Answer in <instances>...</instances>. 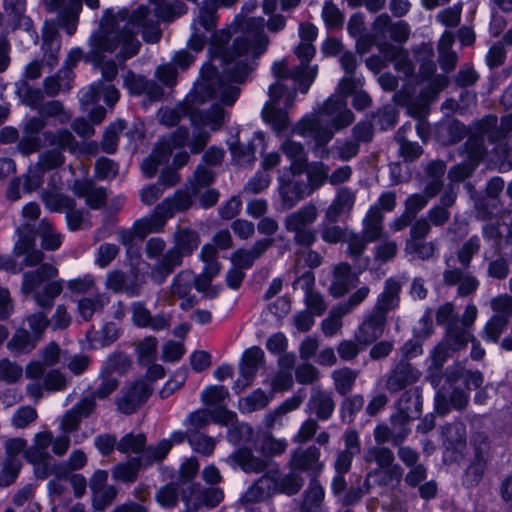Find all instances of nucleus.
<instances>
[{"instance_id": "1", "label": "nucleus", "mask_w": 512, "mask_h": 512, "mask_svg": "<svg viewBox=\"0 0 512 512\" xmlns=\"http://www.w3.org/2000/svg\"><path fill=\"white\" fill-rule=\"evenodd\" d=\"M228 39L229 34L222 31L213 34L211 41V53L219 57L224 65L222 77H219L215 67L205 65L185 103L175 108H163L158 112L159 121L167 126L176 125L182 114L189 116L195 129L189 143L193 153L200 152L209 140V133L202 131V128L209 127L211 131H217L224 122V110L218 104H213L205 114L199 107L216 97L225 105H233L237 100L240 93L237 85L246 80L255 68V59L267 49L268 38L264 33V20H245L241 24V35L236 37L232 47L222 50L221 45Z\"/></svg>"}, {"instance_id": "2", "label": "nucleus", "mask_w": 512, "mask_h": 512, "mask_svg": "<svg viewBox=\"0 0 512 512\" xmlns=\"http://www.w3.org/2000/svg\"><path fill=\"white\" fill-rule=\"evenodd\" d=\"M148 13V8L144 6L137 8L131 15L127 11H120L117 16L107 12L100 22L99 29L89 38L90 49L85 59L100 67L106 81H111L117 75L115 63L104 62L106 53H113L120 47L117 57L121 61L136 55L140 43L135 35L140 28L145 41L159 40L160 30L155 22L147 19Z\"/></svg>"}, {"instance_id": "3", "label": "nucleus", "mask_w": 512, "mask_h": 512, "mask_svg": "<svg viewBox=\"0 0 512 512\" xmlns=\"http://www.w3.org/2000/svg\"><path fill=\"white\" fill-rule=\"evenodd\" d=\"M359 84V79L342 78L338 84L337 93L324 103L321 111L315 117H304L292 128V133L311 137L318 146L327 144L335 131L353 122L354 116L347 108L345 97L351 94Z\"/></svg>"}, {"instance_id": "4", "label": "nucleus", "mask_w": 512, "mask_h": 512, "mask_svg": "<svg viewBox=\"0 0 512 512\" xmlns=\"http://www.w3.org/2000/svg\"><path fill=\"white\" fill-rule=\"evenodd\" d=\"M200 236L190 228L179 227L174 234V247L162 255L153 266L151 278L156 283H162L174 268L182 264V258L190 256L199 246Z\"/></svg>"}, {"instance_id": "5", "label": "nucleus", "mask_w": 512, "mask_h": 512, "mask_svg": "<svg viewBox=\"0 0 512 512\" xmlns=\"http://www.w3.org/2000/svg\"><path fill=\"white\" fill-rule=\"evenodd\" d=\"M364 461L367 464L375 463L377 467L367 472L364 480V492H370L372 485L389 486L394 482L399 484L403 471L395 463L394 453L391 449L383 446L370 447L365 455Z\"/></svg>"}, {"instance_id": "6", "label": "nucleus", "mask_w": 512, "mask_h": 512, "mask_svg": "<svg viewBox=\"0 0 512 512\" xmlns=\"http://www.w3.org/2000/svg\"><path fill=\"white\" fill-rule=\"evenodd\" d=\"M50 446L55 455L63 456L69 449L70 436L60 435L54 438L48 430L36 433L32 445L25 450V459L32 464L46 465L51 459Z\"/></svg>"}, {"instance_id": "7", "label": "nucleus", "mask_w": 512, "mask_h": 512, "mask_svg": "<svg viewBox=\"0 0 512 512\" xmlns=\"http://www.w3.org/2000/svg\"><path fill=\"white\" fill-rule=\"evenodd\" d=\"M270 102L263 109V118L269 123L273 130L280 134L288 128V116L285 111L279 108L281 99L286 108L292 106L295 99V92L289 91L281 81H277L269 88Z\"/></svg>"}, {"instance_id": "8", "label": "nucleus", "mask_w": 512, "mask_h": 512, "mask_svg": "<svg viewBox=\"0 0 512 512\" xmlns=\"http://www.w3.org/2000/svg\"><path fill=\"white\" fill-rule=\"evenodd\" d=\"M472 338L473 330L461 327L455 322L448 323L443 339L431 354L433 365L437 369L441 368L453 353L464 350Z\"/></svg>"}, {"instance_id": "9", "label": "nucleus", "mask_w": 512, "mask_h": 512, "mask_svg": "<svg viewBox=\"0 0 512 512\" xmlns=\"http://www.w3.org/2000/svg\"><path fill=\"white\" fill-rule=\"evenodd\" d=\"M188 135L189 133L186 128H179L173 135L161 139L155 145L152 153L143 160L141 164L143 174L147 178L155 176L158 167L168 163L172 151L182 148L187 144Z\"/></svg>"}, {"instance_id": "10", "label": "nucleus", "mask_w": 512, "mask_h": 512, "mask_svg": "<svg viewBox=\"0 0 512 512\" xmlns=\"http://www.w3.org/2000/svg\"><path fill=\"white\" fill-rule=\"evenodd\" d=\"M223 499L224 493L220 488H202L198 484H191L188 490L182 489V501L192 512L202 507L212 509L218 506Z\"/></svg>"}, {"instance_id": "11", "label": "nucleus", "mask_w": 512, "mask_h": 512, "mask_svg": "<svg viewBox=\"0 0 512 512\" xmlns=\"http://www.w3.org/2000/svg\"><path fill=\"white\" fill-rule=\"evenodd\" d=\"M315 47L313 43L301 42L295 49V53L301 60V65L297 67L292 73V79L298 85L302 93H307L311 84L313 83L318 67L317 65L309 67L306 65L315 55Z\"/></svg>"}, {"instance_id": "12", "label": "nucleus", "mask_w": 512, "mask_h": 512, "mask_svg": "<svg viewBox=\"0 0 512 512\" xmlns=\"http://www.w3.org/2000/svg\"><path fill=\"white\" fill-rule=\"evenodd\" d=\"M320 456V450L315 446L297 448L291 452L288 467L292 472H303L315 478L324 468Z\"/></svg>"}, {"instance_id": "13", "label": "nucleus", "mask_w": 512, "mask_h": 512, "mask_svg": "<svg viewBox=\"0 0 512 512\" xmlns=\"http://www.w3.org/2000/svg\"><path fill=\"white\" fill-rule=\"evenodd\" d=\"M263 361L264 352L259 347L253 346L243 353L239 365V377L234 385L236 393H241L252 384Z\"/></svg>"}, {"instance_id": "14", "label": "nucleus", "mask_w": 512, "mask_h": 512, "mask_svg": "<svg viewBox=\"0 0 512 512\" xmlns=\"http://www.w3.org/2000/svg\"><path fill=\"white\" fill-rule=\"evenodd\" d=\"M152 390L147 380L139 379L133 382L124 395L117 400L118 410L124 414L134 413L149 398Z\"/></svg>"}, {"instance_id": "15", "label": "nucleus", "mask_w": 512, "mask_h": 512, "mask_svg": "<svg viewBox=\"0 0 512 512\" xmlns=\"http://www.w3.org/2000/svg\"><path fill=\"white\" fill-rule=\"evenodd\" d=\"M46 7L50 12H58V21L68 35L75 33L77 17L82 9L81 0H47Z\"/></svg>"}, {"instance_id": "16", "label": "nucleus", "mask_w": 512, "mask_h": 512, "mask_svg": "<svg viewBox=\"0 0 512 512\" xmlns=\"http://www.w3.org/2000/svg\"><path fill=\"white\" fill-rule=\"evenodd\" d=\"M192 35L188 41V46L195 52L203 49L207 34L211 33L215 28V9L202 8L199 15L192 22Z\"/></svg>"}, {"instance_id": "17", "label": "nucleus", "mask_w": 512, "mask_h": 512, "mask_svg": "<svg viewBox=\"0 0 512 512\" xmlns=\"http://www.w3.org/2000/svg\"><path fill=\"white\" fill-rule=\"evenodd\" d=\"M95 406L93 398H83L65 412L59 420L61 435L69 436L70 433L77 431L82 418L88 417L94 411Z\"/></svg>"}, {"instance_id": "18", "label": "nucleus", "mask_w": 512, "mask_h": 512, "mask_svg": "<svg viewBox=\"0 0 512 512\" xmlns=\"http://www.w3.org/2000/svg\"><path fill=\"white\" fill-rule=\"evenodd\" d=\"M19 240L15 244L14 254L24 256L25 266H35L43 260V253L35 249V239L29 225H23L18 229Z\"/></svg>"}, {"instance_id": "19", "label": "nucleus", "mask_w": 512, "mask_h": 512, "mask_svg": "<svg viewBox=\"0 0 512 512\" xmlns=\"http://www.w3.org/2000/svg\"><path fill=\"white\" fill-rule=\"evenodd\" d=\"M61 349L55 342L49 343L39 351V361H31L25 370L29 379H40L44 375L45 367L55 366L60 360Z\"/></svg>"}, {"instance_id": "20", "label": "nucleus", "mask_w": 512, "mask_h": 512, "mask_svg": "<svg viewBox=\"0 0 512 512\" xmlns=\"http://www.w3.org/2000/svg\"><path fill=\"white\" fill-rule=\"evenodd\" d=\"M468 147L469 163L458 164L449 171L448 176L452 182H460L469 177L485 154L482 141L479 139L470 140Z\"/></svg>"}, {"instance_id": "21", "label": "nucleus", "mask_w": 512, "mask_h": 512, "mask_svg": "<svg viewBox=\"0 0 512 512\" xmlns=\"http://www.w3.org/2000/svg\"><path fill=\"white\" fill-rule=\"evenodd\" d=\"M195 282V274L189 270L178 273L171 284V293L174 297L181 299L180 307L188 310L195 303V296L191 295L192 287Z\"/></svg>"}, {"instance_id": "22", "label": "nucleus", "mask_w": 512, "mask_h": 512, "mask_svg": "<svg viewBox=\"0 0 512 512\" xmlns=\"http://www.w3.org/2000/svg\"><path fill=\"white\" fill-rule=\"evenodd\" d=\"M279 194L285 209L293 208L312 193L303 181L279 179Z\"/></svg>"}, {"instance_id": "23", "label": "nucleus", "mask_w": 512, "mask_h": 512, "mask_svg": "<svg viewBox=\"0 0 512 512\" xmlns=\"http://www.w3.org/2000/svg\"><path fill=\"white\" fill-rule=\"evenodd\" d=\"M45 127V122L40 117L31 118L24 127V136L18 147L23 155H29L42 147L43 136L39 132Z\"/></svg>"}, {"instance_id": "24", "label": "nucleus", "mask_w": 512, "mask_h": 512, "mask_svg": "<svg viewBox=\"0 0 512 512\" xmlns=\"http://www.w3.org/2000/svg\"><path fill=\"white\" fill-rule=\"evenodd\" d=\"M226 462L233 467H239L246 473H260L267 467V461L256 457L248 448L238 449L227 457Z\"/></svg>"}, {"instance_id": "25", "label": "nucleus", "mask_w": 512, "mask_h": 512, "mask_svg": "<svg viewBox=\"0 0 512 512\" xmlns=\"http://www.w3.org/2000/svg\"><path fill=\"white\" fill-rule=\"evenodd\" d=\"M385 318L383 313H373L358 328L355 334L357 343L367 346L377 340L383 333Z\"/></svg>"}, {"instance_id": "26", "label": "nucleus", "mask_w": 512, "mask_h": 512, "mask_svg": "<svg viewBox=\"0 0 512 512\" xmlns=\"http://www.w3.org/2000/svg\"><path fill=\"white\" fill-rule=\"evenodd\" d=\"M318 217V210L312 203L302 206L295 212L288 214L284 219V226L288 232H298L307 229Z\"/></svg>"}, {"instance_id": "27", "label": "nucleus", "mask_w": 512, "mask_h": 512, "mask_svg": "<svg viewBox=\"0 0 512 512\" xmlns=\"http://www.w3.org/2000/svg\"><path fill=\"white\" fill-rule=\"evenodd\" d=\"M101 97L107 105L113 106L119 100V91L114 86L99 81L82 93L80 102L86 106L98 102Z\"/></svg>"}, {"instance_id": "28", "label": "nucleus", "mask_w": 512, "mask_h": 512, "mask_svg": "<svg viewBox=\"0 0 512 512\" xmlns=\"http://www.w3.org/2000/svg\"><path fill=\"white\" fill-rule=\"evenodd\" d=\"M378 49L387 61L394 63L395 69L398 72L403 73L405 76L412 73L413 66L405 49L389 43L378 44Z\"/></svg>"}, {"instance_id": "29", "label": "nucleus", "mask_w": 512, "mask_h": 512, "mask_svg": "<svg viewBox=\"0 0 512 512\" xmlns=\"http://www.w3.org/2000/svg\"><path fill=\"white\" fill-rule=\"evenodd\" d=\"M281 151L290 161V171L293 175H300L307 166L308 157L301 143L285 140L280 147Z\"/></svg>"}, {"instance_id": "30", "label": "nucleus", "mask_w": 512, "mask_h": 512, "mask_svg": "<svg viewBox=\"0 0 512 512\" xmlns=\"http://www.w3.org/2000/svg\"><path fill=\"white\" fill-rule=\"evenodd\" d=\"M57 273V268L50 264H43L36 270L25 273L23 275L22 292L24 294L39 292L38 289L44 281L55 277Z\"/></svg>"}, {"instance_id": "31", "label": "nucleus", "mask_w": 512, "mask_h": 512, "mask_svg": "<svg viewBox=\"0 0 512 512\" xmlns=\"http://www.w3.org/2000/svg\"><path fill=\"white\" fill-rule=\"evenodd\" d=\"M272 239H262L257 241L250 250L238 249L232 254L231 260L234 266L240 269L251 267L256 259H258L271 245Z\"/></svg>"}, {"instance_id": "32", "label": "nucleus", "mask_w": 512, "mask_h": 512, "mask_svg": "<svg viewBox=\"0 0 512 512\" xmlns=\"http://www.w3.org/2000/svg\"><path fill=\"white\" fill-rule=\"evenodd\" d=\"M356 281L357 276L351 273V267L347 263H340L334 269L330 292L334 297H341Z\"/></svg>"}, {"instance_id": "33", "label": "nucleus", "mask_w": 512, "mask_h": 512, "mask_svg": "<svg viewBox=\"0 0 512 512\" xmlns=\"http://www.w3.org/2000/svg\"><path fill=\"white\" fill-rule=\"evenodd\" d=\"M276 488L275 479L269 475H264L247 489L241 497V501L246 504L262 501L276 491Z\"/></svg>"}, {"instance_id": "34", "label": "nucleus", "mask_w": 512, "mask_h": 512, "mask_svg": "<svg viewBox=\"0 0 512 512\" xmlns=\"http://www.w3.org/2000/svg\"><path fill=\"white\" fill-rule=\"evenodd\" d=\"M308 405L310 410L321 420L328 419L335 408L331 395L318 387L313 389Z\"/></svg>"}, {"instance_id": "35", "label": "nucleus", "mask_w": 512, "mask_h": 512, "mask_svg": "<svg viewBox=\"0 0 512 512\" xmlns=\"http://www.w3.org/2000/svg\"><path fill=\"white\" fill-rule=\"evenodd\" d=\"M74 192L79 197H84L87 205L93 209L100 208L105 204V190L95 187L89 180L75 182Z\"/></svg>"}, {"instance_id": "36", "label": "nucleus", "mask_w": 512, "mask_h": 512, "mask_svg": "<svg viewBox=\"0 0 512 512\" xmlns=\"http://www.w3.org/2000/svg\"><path fill=\"white\" fill-rule=\"evenodd\" d=\"M355 201V196L347 189L342 188L328 207L325 218L328 222H336L340 215L349 212Z\"/></svg>"}, {"instance_id": "37", "label": "nucleus", "mask_w": 512, "mask_h": 512, "mask_svg": "<svg viewBox=\"0 0 512 512\" xmlns=\"http://www.w3.org/2000/svg\"><path fill=\"white\" fill-rule=\"evenodd\" d=\"M419 376L420 373L414 370L410 364L401 363L388 378L387 388L392 391L400 390L406 385L416 382Z\"/></svg>"}, {"instance_id": "38", "label": "nucleus", "mask_w": 512, "mask_h": 512, "mask_svg": "<svg viewBox=\"0 0 512 512\" xmlns=\"http://www.w3.org/2000/svg\"><path fill=\"white\" fill-rule=\"evenodd\" d=\"M399 292V283L393 279H388L385 282L384 291L378 298L376 310L374 313H383L385 316L389 310H392L395 307H397L399 303Z\"/></svg>"}, {"instance_id": "39", "label": "nucleus", "mask_w": 512, "mask_h": 512, "mask_svg": "<svg viewBox=\"0 0 512 512\" xmlns=\"http://www.w3.org/2000/svg\"><path fill=\"white\" fill-rule=\"evenodd\" d=\"M258 451L264 456V457H275L283 454L287 447H288V441L285 438H276L269 432L263 433L258 441Z\"/></svg>"}, {"instance_id": "40", "label": "nucleus", "mask_w": 512, "mask_h": 512, "mask_svg": "<svg viewBox=\"0 0 512 512\" xmlns=\"http://www.w3.org/2000/svg\"><path fill=\"white\" fill-rule=\"evenodd\" d=\"M383 215L377 205L370 207L363 220V236L366 241H375L381 236Z\"/></svg>"}, {"instance_id": "41", "label": "nucleus", "mask_w": 512, "mask_h": 512, "mask_svg": "<svg viewBox=\"0 0 512 512\" xmlns=\"http://www.w3.org/2000/svg\"><path fill=\"white\" fill-rule=\"evenodd\" d=\"M37 342L27 330L18 329L8 341L7 348L13 355L25 354L31 352Z\"/></svg>"}, {"instance_id": "42", "label": "nucleus", "mask_w": 512, "mask_h": 512, "mask_svg": "<svg viewBox=\"0 0 512 512\" xmlns=\"http://www.w3.org/2000/svg\"><path fill=\"white\" fill-rule=\"evenodd\" d=\"M304 172L307 174L306 185L311 193L322 187L329 178V167L322 162L307 164Z\"/></svg>"}, {"instance_id": "43", "label": "nucleus", "mask_w": 512, "mask_h": 512, "mask_svg": "<svg viewBox=\"0 0 512 512\" xmlns=\"http://www.w3.org/2000/svg\"><path fill=\"white\" fill-rule=\"evenodd\" d=\"M141 458H132L124 463H119L112 470V476L116 481L132 483L136 480L142 463Z\"/></svg>"}, {"instance_id": "44", "label": "nucleus", "mask_w": 512, "mask_h": 512, "mask_svg": "<svg viewBox=\"0 0 512 512\" xmlns=\"http://www.w3.org/2000/svg\"><path fill=\"white\" fill-rule=\"evenodd\" d=\"M509 320L505 316L495 315L484 325L481 336L485 341L497 343L500 336L506 330Z\"/></svg>"}, {"instance_id": "45", "label": "nucleus", "mask_w": 512, "mask_h": 512, "mask_svg": "<svg viewBox=\"0 0 512 512\" xmlns=\"http://www.w3.org/2000/svg\"><path fill=\"white\" fill-rule=\"evenodd\" d=\"M271 398L272 396H268L261 389H257L239 400V409L244 413H251L263 409L268 405Z\"/></svg>"}, {"instance_id": "46", "label": "nucleus", "mask_w": 512, "mask_h": 512, "mask_svg": "<svg viewBox=\"0 0 512 512\" xmlns=\"http://www.w3.org/2000/svg\"><path fill=\"white\" fill-rule=\"evenodd\" d=\"M38 234L42 240V247L46 250H56L61 246L62 236L56 232L53 225L47 220H42L38 227Z\"/></svg>"}, {"instance_id": "47", "label": "nucleus", "mask_w": 512, "mask_h": 512, "mask_svg": "<svg viewBox=\"0 0 512 512\" xmlns=\"http://www.w3.org/2000/svg\"><path fill=\"white\" fill-rule=\"evenodd\" d=\"M357 376L358 372L348 367L335 370L332 373V378L337 392L342 395L348 393L352 389Z\"/></svg>"}, {"instance_id": "48", "label": "nucleus", "mask_w": 512, "mask_h": 512, "mask_svg": "<svg viewBox=\"0 0 512 512\" xmlns=\"http://www.w3.org/2000/svg\"><path fill=\"white\" fill-rule=\"evenodd\" d=\"M325 496L323 487L312 479L307 490L304 493V500L302 504V510L312 511L320 506Z\"/></svg>"}, {"instance_id": "49", "label": "nucleus", "mask_w": 512, "mask_h": 512, "mask_svg": "<svg viewBox=\"0 0 512 512\" xmlns=\"http://www.w3.org/2000/svg\"><path fill=\"white\" fill-rule=\"evenodd\" d=\"M146 437L144 434H127L117 443L116 449L124 454L144 452Z\"/></svg>"}, {"instance_id": "50", "label": "nucleus", "mask_w": 512, "mask_h": 512, "mask_svg": "<svg viewBox=\"0 0 512 512\" xmlns=\"http://www.w3.org/2000/svg\"><path fill=\"white\" fill-rule=\"evenodd\" d=\"M346 314V308H341L339 305L334 307L321 323L323 333L329 337L337 334L342 328V318Z\"/></svg>"}, {"instance_id": "51", "label": "nucleus", "mask_w": 512, "mask_h": 512, "mask_svg": "<svg viewBox=\"0 0 512 512\" xmlns=\"http://www.w3.org/2000/svg\"><path fill=\"white\" fill-rule=\"evenodd\" d=\"M185 489L179 483H171L161 487L157 494L156 500L163 508H173L178 503L179 490Z\"/></svg>"}, {"instance_id": "52", "label": "nucleus", "mask_w": 512, "mask_h": 512, "mask_svg": "<svg viewBox=\"0 0 512 512\" xmlns=\"http://www.w3.org/2000/svg\"><path fill=\"white\" fill-rule=\"evenodd\" d=\"M43 136V145L56 146L62 149H71L74 147V137L68 130H58L55 133L52 132H44Z\"/></svg>"}, {"instance_id": "53", "label": "nucleus", "mask_w": 512, "mask_h": 512, "mask_svg": "<svg viewBox=\"0 0 512 512\" xmlns=\"http://www.w3.org/2000/svg\"><path fill=\"white\" fill-rule=\"evenodd\" d=\"M392 20L388 14L377 16L372 24V38L376 45L387 43L386 39L390 35L392 28Z\"/></svg>"}, {"instance_id": "54", "label": "nucleus", "mask_w": 512, "mask_h": 512, "mask_svg": "<svg viewBox=\"0 0 512 512\" xmlns=\"http://www.w3.org/2000/svg\"><path fill=\"white\" fill-rule=\"evenodd\" d=\"M132 227L137 233L139 240L144 239L150 233L160 232L164 228L162 226V220H157L154 214L136 220Z\"/></svg>"}, {"instance_id": "55", "label": "nucleus", "mask_w": 512, "mask_h": 512, "mask_svg": "<svg viewBox=\"0 0 512 512\" xmlns=\"http://www.w3.org/2000/svg\"><path fill=\"white\" fill-rule=\"evenodd\" d=\"M125 128L122 120L112 123L105 131L102 146L107 153H113L117 149L119 135Z\"/></svg>"}, {"instance_id": "56", "label": "nucleus", "mask_w": 512, "mask_h": 512, "mask_svg": "<svg viewBox=\"0 0 512 512\" xmlns=\"http://www.w3.org/2000/svg\"><path fill=\"white\" fill-rule=\"evenodd\" d=\"M486 461L482 452H476L475 458L473 462L470 464L468 469L466 470L464 482L467 485H475L477 484L484 473Z\"/></svg>"}, {"instance_id": "57", "label": "nucleus", "mask_w": 512, "mask_h": 512, "mask_svg": "<svg viewBox=\"0 0 512 512\" xmlns=\"http://www.w3.org/2000/svg\"><path fill=\"white\" fill-rule=\"evenodd\" d=\"M108 299L104 295H96L93 298L85 297L79 301L78 309L83 319L88 320L92 315L100 310Z\"/></svg>"}, {"instance_id": "58", "label": "nucleus", "mask_w": 512, "mask_h": 512, "mask_svg": "<svg viewBox=\"0 0 512 512\" xmlns=\"http://www.w3.org/2000/svg\"><path fill=\"white\" fill-rule=\"evenodd\" d=\"M157 345V339L153 336H148L140 341L136 349L139 362L150 363L155 360Z\"/></svg>"}, {"instance_id": "59", "label": "nucleus", "mask_w": 512, "mask_h": 512, "mask_svg": "<svg viewBox=\"0 0 512 512\" xmlns=\"http://www.w3.org/2000/svg\"><path fill=\"white\" fill-rule=\"evenodd\" d=\"M277 488L282 493L287 495L296 494L303 486L304 481L303 478L299 475H296L295 472H292L288 475L283 476L279 480H276Z\"/></svg>"}, {"instance_id": "60", "label": "nucleus", "mask_w": 512, "mask_h": 512, "mask_svg": "<svg viewBox=\"0 0 512 512\" xmlns=\"http://www.w3.org/2000/svg\"><path fill=\"white\" fill-rule=\"evenodd\" d=\"M23 375V369L7 358L0 360V381L8 384L18 381Z\"/></svg>"}, {"instance_id": "61", "label": "nucleus", "mask_w": 512, "mask_h": 512, "mask_svg": "<svg viewBox=\"0 0 512 512\" xmlns=\"http://www.w3.org/2000/svg\"><path fill=\"white\" fill-rule=\"evenodd\" d=\"M22 463L18 458L6 459L0 471V485L8 486L18 476Z\"/></svg>"}, {"instance_id": "62", "label": "nucleus", "mask_w": 512, "mask_h": 512, "mask_svg": "<svg viewBox=\"0 0 512 512\" xmlns=\"http://www.w3.org/2000/svg\"><path fill=\"white\" fill-rule=\"evenodd\" d=\"M117 493V489L112 485L93 491L94 508L97 510H104L115 500Z\"/></svg>"}, {"instance_id": "63", "label": "nucleus", "mask_w": 512, "mask_h": 512, "mask_svg": "<svg viewBox=\"0 0 512 512\" xmlns=\"http://www.w3.org/2000/svg\"><path fill=\"white\" fill-rule=\"evenodd\" d=\"M42 200L49 210L56 212L66 211L72 204L69 198L57 192H44L42 194Z\"/></svg>"}, {"instance_id": "64", "label": "nucleus", "mask_w": 512, "mask_h": 512, "mask_svg": "<svg viewBox=\"0 0 512 512\" xmlns=\"http://www.w3.org/2000/svg\"><path fill=\"white\" fill-rule=\"evenodd\" d=\"M490 307L495 315L505 316L509 319L512 316V294H501L492 298Z\"/></svg>"}]
</instances>
